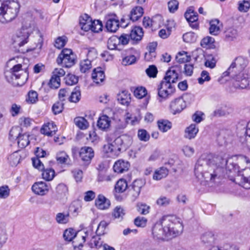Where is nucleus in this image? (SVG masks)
<instances>
[{
	"mask_svg": "<svg viewBox=\"0 0 250 250\" xmlns=\"http://www.w3.org/2000/svg\"><path fill=\"white\" fill-rule=\"evenodd\" d=\"M230 172L237 173L234 181L246 189H250V168L239 170V167L232 158L224 159L220 157L208 155L202 156L197 161L194 168L196 178L204 185L213 183L222 175L224 167Z\"/></svg>",
	"mask_w": 250,
	"mask_h": 250,
	"instance_id": "f257e3e1",
	"label": "nucleus"
},
{
	"mask_svg": "<svg viewBox=\"0 0 250 250\" xmlns=\"http://www.w3.org/2000/svg\"><path fill=\"white\" fill-rule=\"evenodd\" d=\"M184 229L181 220L175 216H163L152 228L154 239L167 241L181 235Z\"/></svg>",
	"mask_w": 250,
	"mask_h": 250,
	"instance_id": "f03ea898",
	"label": "nucleus"
},
{
	"mask_svg": "<svg viewBox=\"0 0 250 250\" xmlns=\"http://www.w3.org/2000/svg\"><path fill=\"white\" fill-rule=\"evenodd\" d=\"M248 64V61L245 58L240 56L236 58L228 70L223 74V77L229 76L234 81L233 85L235 88H250V67L244 73L236 75V71L245 68Z\"/></svg>",
	"mask_w": 250,
	"mask_h": 250,
	"instance_id": "7ed1b4c3",
	"label": "nucleus"
},
{
	"mask_svg": "<svg viewBox=\"0 0 250 250\" xmlns=\"http://www.w3.org/2000/svg\"><path fill=\"white\" fill-rule=\"evenodd\" d=\"M132 143V138L128 135H123L116 138L111 143L104 145L103 151L107 157L117 156L121 152L126 150Z\"/></svg>",
	"mask_w": 250,
	"mask_h": 250,
	"instance_id": "20e7f679",
	"label": "nucleus"
},
{
	"mask_svg": "<svg viewBox=\"0 0 250 250\" xmlns=\"http://www.w3.org/2000/svg\"><path fill=\"white\" fill-rule=\"evenodd\" d=\"M20 4L18 0H0V22L6 23L17 16Z\"/></svg>",
	"mask_w": 250,
	"mask_h": 250,
	"instance_id": "39448f33",
	"label": "nucleus"
},
{
	"mask_svg": "<svg viewBox=\"0 0 250 250\" xmlns=\"http://www.w3.org/2000/svg\"><path fill=\"white\" fill-rule=\"evenodd\" d=\"M36 29V25L34 19L31 16H26L22 22L21 29L14 37L15 44L19 46L24 45L28 42L30 35Z\"/></svg>",
	"mask_w": 250,
	"mask_h": 250,
	"instance_id": "423d86ee",
	"label": "nucleus"
},
{
	"mask_svg": "<svg viewBox=\"0 0 250 250\" xmlns=\"http://www.w3.org/2000/svg\"><path fill=\"white\" fill-rule=\"evenodd\" d=\"M28 76L26 69L22 68L21 64L15 65L10 70L5 72L7 81L16 86L24 84L28 79Z\"/></svg>",
	"mask_w": 250,
	"mask_h": 250,
	"instance_id": "0eeeda50",
	"label": "nucleus"
},
{
	"mask_svg": "<svg viewBox=\"0 0 250 250\" xmlns=\"http://www.w3.org/2000/svg\"><path fill=\"white\" fill-rule=\"evenodd\" d=\"M79 155L84 164L88 165L94 156V151L91 147L83 146L81 148Z\"/></svg>",
	"mask_w": 250,
	"mask_h": 250,
	"instance_id": "6e6552de",
	"label": "nucleus"
},
{
	"mask_svg": "<svg viewBox=\"0 0 250 250\" xmlns=\"http://www.w3.org/2000/svg\"><path fill=\"white\" fill-rule=\"evenodd\" d=\"M186 103L183 97H179L171 101L170 109L173 114L180 113L186 107Z\"/></svg>",
	"mask_w": 250,
	"mask_h": 250,
	"instance_id": "1a4fd4ad",
	"label": "nucleus"
},
{
	"mask_svg": "<svg viewBox=\"0 0 250 250\" xmlns=\"http://www.w3.org/2000/svg\"><path fill=\"white\" fill-rule=\"evenodd\" d=\"M105 27L111 32H115L119 27V20L115 14L109 15L106 17Z\"/></svg>",
	"mask_w": 250,
	"mask_h": 250,
	"instance_id": "9d476101",
	"label": "nucleus"
},
{
	"mask_svg": "<svg viewBox=\"0 0 250 250\" xmlns=\"http://www.w3.org/2000/svg\"><path fill=\"white\" fill-rule=\"evenodd\" d=\"M32 189L36 194L44 195L48 192L49 186L46 183L40 182L35 183L32 186Z\"/></svg>",
	"mask_w": 250,
	"mask_h": 250,
	"instance_id": "9b49d317",
	"label": "nucleus"
},
{
	"mask_svg": "<svg viewBox=\"0 0 250 250\" xmlns=\"http://www.w3.org/2000/svg\"><path fill=\"white\" fill-rule=\"evenodd\" d=\"M130 167V164L127 161L119 160L114 164L113 170L117 173H123L127 171Z\"/></svg>",
	"mask_w": 250,
	"mask_h": 250,
	"instance_id": "f8f14e48",
	"label": "nucleus"
},
{
	"mask_svg": "<svg viewBox=\"0 0 250 250\" xmlns=\"http://www.w3.org/2000/svg\"><path fill=\"white\" fill-rule=\"evenodd\" d=\"M57 131L56 125L52 122L44 124L41 129V132L48 136H53Z\"/></svg>",
	"mask_w": 250,
	"mask_h": 250,
	"instance_id": "ddd939ff",
	"label": "nucleus"
},
{
	"mask_svg": "<svg viewBox=\"0 0 250 250\" xmlns=\"http://www.w3.org/2000/svg\"><path fill=\"white\" fill-rule=\"evenodd\" d=\"M57 62L58 64H61L65 67H70L75 63V56L74 54H71V56L63 58L58 57Z\"/></svg>",
	"mask_w": 250,
	"mask_h": 250,
	"instance_id": "4468645a",
	"label": "nucleus"
},
{
	"mask_svg": "<svg viewBox=\"0 0 250 250\" xmlns=\"http://www.w3.org/2000/svg\"><path fill=\"white\" fill-rule=\"evenodd\" d=\"M145 183V180L141 179H136L133 182L132 194L135 199L137 198L140 195L141 189L144 186Z\"/></svg>",
	"mask_w": 250,
	"mask_h": 250,
	"instance_id": "2eb2a0df",
	"label": "nucleus"
},
{
	"mask_svg": "<svg viewBox=\"0 0 250 250\" xmlns=\"http://www.w3.org/2000/svg\"><path fill=\"white\" fill-rule=\"evenodd\" d=\"M96 206L100 209L108 208L110 205V201L105 198L103 195L100 194L95 201Z\"/></svg>",
	"mask_w": 250,
	"mask_h": 250,
	"instance_id": "dca6fc26",
	"label": "nucleus"
},
{
	"mask_svg": "<svg viewBox=\"0 0 250 250\" xmlns=\"http://www.w3.org/2000/svg\"><path fill=\"white\" fill-rule=\"evenodd\" d=\"M92 78L97 84L103 83L105 79V75L101 67L95 68L92 73Z\"/></svg>",
	"mask_w": 250,
	"mask_h": 250,
	"instance_id": "f3484780",
	"label": "nucleus"
},
{
	"mask_svg": "<svg viewBox=\"0 0 250 250\" xmlns=\"http://www.w3.org/2000/svg\"><path fill=\"white\" fill-rule=\"evenodd\" d=\"M118 101L122 104L128 106L131 102L130 94L126 90H123L117 97Z\"/></svg>",
	"mask_w": 250,
	"mask_h": 250,
	"instance_id": "a211bd4d",
	"label": "nucleus"
},
{
	"mask_svg": "<svg viewBox=\"0 0 250 250\" xmlns=\"http://www.w3.org/2000/svg\"><path fill=\"white\" fill-rule=\"evenodd\" d=\"M110 120L106 115L101 116L97 122V126L102 130L106 131L110 126Z\"/></svg>",
	"mask_w": 250,
	"mask_h": 250,
	"instance_id": "6ab92c4d",
	"label": "nucleus"
},
{
	"mask_svg": "<svg viewBox=\"0 0 250 250\" xmlns=\"http://www.w3.org/2000/svg\"><path fill=\"white\" fill-rule=\"evenodd\" d=\"M68 192V188L66 185L61 183L56 188L55 196L57 200H61L65 196Z\"/></svg>",
	"mask_w": 250,
	"mask_h": 250,
	"instance_id": "aec40b11",
	"label": "nucleus"
},
{
	"mask_svg": "<svg viewBox=\"0 0 250 250\" xmlns=\"http://www.w3.org/2000/svg\"><path fill=\"white\" fill-rule=\"evenodd\" d=\"M144 14V9L141 6H136L130 11L129 18L132 21H137L141 18Z\"/></svg>",
	"mask_w": 250,
	"mask_h": 250,
	"instance_id": "412c9836",
	"label": "nucleus"
},
{
	"mask_svg": "<svg viewBox=\"0 0 250 250\" xmlns=\"http://www.w3.org/2000/svg\"><path fill=\"white\" fill-rule=\"evenodd\" d=\"M199 131L198 127L195 124H191L186 128L185 133V137L191 140L196 136Z\"/></svg>",
	"mask_w": 250,
	"mask_h": 250,
	"instance_id": "4be33fe9",
	"label": "nucleus"
},
{
	"mask_svg": "<svg viewBox=\"0 0 250 250\" xmlns=\"http://www.w3.org/2000/svg\"><path fill=\"white\" fill-rule=\"evenodd\" d=\"M143 35L144 32L142 28L135 27L131 30L129 36L132 40L138 42L142 40Z\"/></svg>",
	"mask_w": 250,
	"mask_h": 250,
	"instance_id": "5701e85b",
	"label": "nucleus"
},
{
	"mask_svg": "<svg viewBox=\"0 0 250 250\" xmlns=\"http://www.w3.org/2000/svg\"><path fill=\"white\" fill-rule=\"evenodd\" d=\"M178 78V74L174 68L172 67L167 72L166 75L163 80L170 83H173L177 82Z\"/></svg>",
	"mask_w": 250,
	"mask_h": 250,
	"instance_id": "b1692460",
	"label": "nucleus"
},
{
	"mask_svg": "<svg viewBox=\"0 0 250 250\" xmlns=\"http://www.w3.org/2000/svg\"><path fill=\"white\" fill-rule=\"evenodd\" d=\"M29 137V135L28 134L26 133H21L17 140L19 147L23 148L27 146L30 143Z\"/></svg>",
	"mask_w": 250,
	"mask_h": 250,
	"instance_id": "393cba45",
	"label": "nucleus"
},
{
	"mask_svg": "<svg viewBox=\"0 0 250 250\" xmlns=\"http://www.w3.org/2000/svg\"><path fill=\"white\" fill-rule=\"evenodd\" d=\"M209 33L213 35H217L219 34L220 28V21L218 19L212 20L209 22Z\"/></svg>",
	"mask_w": 250,
	"mask_h": 250,
	"instance_id": "a878e982",
	"label": "nucleus"
},
{
	"mask_svg": "<svg viewBox=\"0 0 250 250\" xmlns=\"http://www.w3.org/2000/svg\"><path fill=\"white\" fill-rule=\"evenodd\" d=\"M175 89H167V90H158V95L159 98L158 100L159 102H162L163 101L166 100L170 96H171L174 92Z\"/></svg>",
	"mask_w": 250,
	"mask_h": 250,
	"instance_id": "bb28decb",
	"label": "nucleus"
},
{
	"mask_svg": "<svg viewBox=\"0 0 250 250\" xmlns=\"http://www.w3.org/2000/svg\"><path fill=\"white\" fill-rule=\"evenodd\" d=\"M56 160L58 163L61 164H69L70 162L69 156L63 151L57 153Z\"/></svg>",
	"mask_w": 250,
	"mask_h": 250,
	"instance_id": "cd10ccee",
	"label": "nucleus"
},
{
	"mask_svg": "<svg viewBox=\"0 0 250 250\" xmlns=\"http://www.w3.org/2000/svg\"><path fill=\"white\" fill-rule=\"evenodd\" d=\"M168 173V170L166 167H162L155 171L153 178L155 180H160L166 177Z\"/></svg>",
	"mask_w": 250,
	"mask_h": 250,
	"instance_id": "c85d7f7f",
	"label": "nucleus"
},
{
	"mask_svg": "<svg viewBox=\"0 0 250 250\" xmlns=\"http://www.w3.org/2000/svg\"><path fill=\"white\" fill-rule=\"evenodd\" d=\"M159 129L162 132H166L171 128V123L167 120L161 119L157 122Z\"/></svg>",
	"mask_w": 250,
	"mask_h": 250,
	"instance_id": "c756f323",
	"label": "nucleus"
},
{
	"mask_svg": "<svg viewBox=\"0 0 250 250\" xmlns=\"http://www.w3.org/2000/svg\"><path fill=\"white\" fill-rule=\"evenodd\" d=\"M127 187L126 181L124 179H120L116 183L115 190L118 193H123L126 190Z\"/></svg>",
	"mask_w": 250,
	"mask_h": 250,
	"instance_id": "7c9ffc66",
	"label": "nucleus"
},
{
	"mask_svg": "<svg viewBox=\"0 0 250 250\" xmlns=\"http://www.w3.org/2000/svg\"><path fill=\"white\" fill-rule=\"evenodd\" d=\"M119 45H120V41L119 37L117 36H112L108 40L107 47L109 49H118V46Z\"/></svg>",
	"mask_w": 250,
	"mask_h": 250,
	"instance_id": "2f4dec72",
	"label": "nucleus"
},
{
	"mask_svg": "<svg viewBox=\"0 0 250 250\" xmlns=\"http://www.w3.org/2000/svg\"><path fill=\"white\" fill-rule=\"evenodd\" d=\"M157 45V44L156 42H152L149 43L147 47L148 52L146 53L145 55V59L146 61H150V60L151 59V58L148 57L151 55L153 57H155V51Z\"/></svg>",
	"mask_w": 250,
	"mask_h": 250,
	"instance_id": "473e14b6",
	"label": "nucleus"
},
{
	"mask_svg": "<svg viewBox=\"0 0 250 250\" xmlns=\"http://www.w3.org/2000/svg\"><path fill=\"white\" fill-rule=\"evenodd\" d=\"M22 132L21 128L19 126L13 127L9 132V139L13 141L18 139Z\"/></svg>",
	"mask_w": 250,
	"mask_h": 250,
	"instance_id": "72a5a7b5",
	"label": "nucleus"
},
{
	"mask_svg": "<svg viewBox=\"0 0 250 250\" xmlns=\"http://www.w3.org/2000/svg\"><path fill=\"white\" fill-rule=\"evenodd\" d=\"M74 121L76 125L81 129H85L89 126L88 122L83 117H76Z\"/></svg>",
	"mask_w": 250,
	"mask_h": 250,
	"instance_id": "f704fd0d",
	"label": "nucleus"
},
{
	"mask_svg": "<svg viewBox=\"0 0 250 250\" xmlns=\"http://www.w3.org/2000/svg\"><path fill=\"white\" fill-rule=\"evenodd\" d=\"M176 60L179 63H185L190 61V56L188 55V53L187 52H179L176 56Z\"/></svg>",
	"mask_w": 250,
	"mask_h": 250,
	"instance_id": "c9c22d12",
	"label": "nucleus"
},
{
	"mask_svg": "<svg viewBox=\"0 0 250 250\" xmlns=\"http://www.w3.org/2000/svg\"><path fill=\"white\" fill-rule=\"evenodd\" d=\"M103 245V242L98 236H93L89 241V245L91 248L99 249Z\"/></svg>",
	"mask_w": 250,
	"mask_h": 250,
	"instance_id": "e433bc0d",
	"label": "nucleus"
},
{
	"mask_svg": "<svg viewBox=\"0 0 250 250\" xmlns=\"http://www.w3.org/2000/svg\"><path fill=\"white\" fill-rule=\"evenodd\" d=\"M185 17L188 23L193 21H197L198 20L197 13L191 9H189L186 11L185 14Z\"/></svg>",
	"mask_w": 250,
	"mask_h": 250,
	"instance_id": "4c0bfd02",
	"label": "nucleus"
},
{
	"mask_svg": "<svg viewBox=\"0 0 250 250\" xmlns=\"http://www.w3.org/2000/svg\"><path fill=\"white\" fill-rule=\"evenodd\" d=\"M80 71L82 73H86L92 67L91 62L88 59L81 61L80 63Z\"/></svg>",
	"mask_w": 250,
	"mask_h": 250,
	"instance_id": "58836bf2",
	"label": "nucleus"
},
{
	"mask_svg": "<svg viewBox=\"0 0 250 250\" xmlns=\"http://www.w3.org/2000/svg\"><path fill=\"white\" fill-rule=\"evenodd\" d=\"M55 176V171L52 168H47L44 170L42 173V178L49 181L52 180Z\"/></svg>",
	"mask_w": 250,
	"mask_h": 250,
	"instance_id": "ea45409f",
	"label": "nucleus"
},
{
	"mask_svg": "<svg viewBox=\"0 0 250 250\" xmlns=\"http://www.w3.org/2000/svg\"><path fill=\"white\" fill-rule=\"evenodd\" d=\"M81 99V92L79 88H75L71 92V96L69 97V100L71 102L77 103Z\"/></svg>",
	"mask_w": 250,
	"mask_h": 250,
	"instance_id": "a19ab883",
	"label": "nucleus"
},
{
	"mask_svg": "<svg viewBox=\"0 0 250 250\" xmlns=\"http://www.w3.org/2000/svg\"><path fill=\"white\" fill-rule=\"evenodd\" d=\"M225 34L226 38L229 41H233L234 39H236L237 36V30L232 28L227 29Z\"/></svg>",
	"mask_w": 250,
	"mask_h": 250,
	"instance_id": "79ce46f5",
	"label": "nucleus"
},
{
	"mask_svg": "<svg viewBox=\"0 0 250 250\" xmlns=\"http://www.w3.org/2000/svg\"><path fill=\"white\" fill-rule=\"evenodd\" d=\"M108 225L106 221H102L98 225L96 231L97 235L98 236L104 235L105 233V230Z\"/></svg>",
	"mask_w": 250,
	"mask_h": 250,
	"instance_id": "37998d69",
	"label": "nucleus"
},
{
	"mask_svg": "<svg viewBox=\"0 0 250 250\" xmlns=\"http://www.w3.org/2000/svg\"><path fill=\"white\" fill-rule=\"evenodd\" d=\"M38 100V94L37 92L34 90H30L28 93V98L26 101L28 103L35 104Z\"/></svg>",
	"mask_w": 250,
	"mask_h": 250,
	"instance_id": "c03bdc74",
	"label": "nucleus"
},
{
	"mask_svg": "<svg viewBox=\"0 0 250 250\" xmlns=\"http://www.w3.org/2000/svg\"><path fill=\"white\" fill-rule=\"evenodd\" d=\"M67 42V38L66 36L59 37L56 40L54 45L56 48L61 49L65 45Z\"/></svg>",
	"mask_w": 250,
	"mask_h": 250,
	"instance_id": "a18cd8bd",
	"label": "nucleus"
},
{
	"mask_svg": "<svg viewBox=\"0 0 250 250\" xmlns=\"http://www.w3.org/2000/svg\"><path fill=\"white\" fill-rule=\"evenodd\" d=\"M146 94V89L142 86L137 87L134 91V96L138 99H142Z\"/></svg>",
	"mask_w": 250,
	"mask_h": 250,
	"instance_id": "49530a36",
	"label": "nucleus"
},
{
	"mask_svg": "<svg viewBox=\"0 0 250 250\" xmlns=\"http://www.w3.org/2000/svg\"><path fill=\"white\" fill-rule=\"evenodd\" d=\"M64 79L66 84L68 85L75 84L78 82V77L71 74H68Z\"/></svg>",
	"mask_w": 250,
	"mask_h": 250,
	"instance_id": "de8ad7c7",
	"label": "nucleus"
},
{
	"mask_svg": "<svg viewBox=\"0 0 250 250\" xmlns=\"http://www.w3.org/2000/svg\"><path fill=\"white\" fill-rule=\"evenodd\" d=\"M171 200L170 198L161 196L156 201V204L159 207H167L170 203Z\"/></svg>",
	"mask_w": 250,
	"mask_h": 250,
	"instance_id": "09e8293b",
	"label": "nucleus"
},
{
	"mask_svg": "<svg viewBox=\"0 0 250 250\" xmlns=\"http://www.w3.org/2000/svg\"><path fill=\"white\" fill-rule=\"evenodd\" d=\"M7 240V235L6 230L2 227H0V250L5 244Z\"/></svg>",
	"mask_w": 250,
	"mask_h": 250,
	"instance_id": "8fccbe9b",
	"label": "nucleus"
},
{
	"mask_svg": "<svg viewBox=\"0 0 250 250\" xmlns=\"http://www.w3.org/2000/svg\"><path fill=\"white\" fill-rule=\"evenodd\" d=\"M125 214V210L121 207H116L113 212V216L117 219H122Z\"/></svg>",
	"mask_w": 250,
	"mask_h": 250,
	"instance_id": "3c124183",
	"label": "nucleus"
},
{
	"mask_svg": "<svg viewBox=\"0 0 250 250\" xmlns=\"http://www.w3.org/2000/svg\"><path fill=\"white\" fill-rule=\"evenodd\" d=\"M75 236L76 233L72 229H66L63 233L64 239L68 241H71Z\"/></svg>",
	"mask_w": 250,
	"mask_h": 250,
	"instance_id": "603ef678",
	"label": "nucleus"
},
{
	"mask_svg": "<svg viewBox=\"0 0 250 250\" xmlns=\"http://www.w3.org/2000/svg\"><path fill=\"white\" fill-rule=\"evenodd\" d=\"M60 78L52 75L50 80L49 85L51 88L56 89L60 86Z\"/></svg>",
	"mask_w": 250,
	"mask_h": 250,
	"instance_id": "864d4df0",
	"label": "nucleus"
},
{
	"mask_svg": "<svg viewBox=\"0 0 250 250\" xmlns=\"http://www.w3.org/2000/svg\"><path fill=\"white\" fill-rule=\"evenodd\" d=\"M146 72L149 77L155 78L157 76L158 70L155 65H151L146 70Z\"/></svg>",
	"mask_w": 250,
	"mask_h": 250,
	"instance_id": "5fc2aeb1",
	"label": "nucleus"
},
{
	"mask_svg": "<svg viewBox=\"0 0 250 250\" xmlns=\"http://www.w3.org/2000/svg\"><path fill=\"white\" fill-rule=\"evenodd\" d=\"M147 220L144 217L138 216L134 221V224L138 227L144 228L146 226Z\"/></svg>",
	"mask_w": 250,
	"mask_h": 250,
	"instance_id": "6e6d98bb",
	"label": "nucleus"
},
{
	"mask_svg": "<svg viewBox=\"0 0 250 250\" xmlns=\"http://www.w3.org/2000/svg\"><path fill=\"white\" fill-rule=\"evenodd\" d=\"M150 207L146 204H138L137 210L142 214L146 215L149 212Z\"/></svg>",
	"mask_w": 250,
	"mask_h": 250,
	"instance_id": "4d7b16f0",
	"label": "nucleus"
},
{
	"mask_svg": "<svg viewBox=\"0 0 250 250\" xmlns=\"http://www.w3.org/2000/svg\"><path fill=\"white\" fill-rule=\"evenodd\" d=\"M68 214L62 213H58L56 215V221L59 224H66L68 222Z\"/></svg>",
	"mask_w": 250,
	"mask_h": 250,
	"instance_id": "13d9d810",
	"label": "nucleus"
},
{
	"mask_svg": "<svg viewBox=\"0 0 250 250\" xmlns=\"http://www.w3.org/2000/svg\"><path fill=\"white\" fill-rule=\"evenodd\" d=\"M183 41L185 42L189 43L194 42L196 40V36L193 32H187L183 36Z\"/></svg>",
	"mask_w": 250,
	"mask_h": 250,
	"instance_id": "bf43d9fd",
	"label": "nucleus"
},
{
	"mask_svg": "<svg viewBox=\"0 0 250 250\" xmlns=\"http://www.w3.org/2000/svg\"><path fill=\"white\" fill-rule=\"evenodd\" d=\"M91 30L93 32L97 33L102 30L103 24L102 22L99 20H95L92 21V25H91Z\"/></svg>",
	"mask_w": 250,
	"mask_h": 250,
	"instance_id": "052dcab7",
	"label": "nucleus"
},
{
	"mask_svg": "<svg viewBox=\"0 0 250 250\" xmlns=\"http://www.w3.org/2000/svg\"><path fill=\"white\" fill-rule=\"evenodd\" d=\"M175 89V88L172 85L171 83H170L164 80L162 81L160 84L158 85L157 90H167V89Z\"/></svg>",
	"mask_w": 250,
	"mask_h": 250,
	"instance_id": "680f3d73",
	"label": "nucleus"
},
{
	"mask_svg": "<svg viewBox=\"0 0 250 250\" xmlns=\"http://www.w3.org/2000/svg\"><path fill=\"white\" fill-rule=\"evenodd\" d=\"M201 239L204 243H211L214 241V235L210 232H206L202 236Z\"/></svg>",
	"mask_w": 250,
	"mask_h": 250,
	"instance_id": "e2e57ef3",
	"label": "nucleus"
},
{
	"mask_svg": "<svg viewBox=\"0 0 250 250\" xmlns=\"http://www.w3.org/2000/svg\"><path fill=\"white\" fill-rule=\"evenodd\" d=\"M210 80V77L209 75V73L206 70H203L201 72V77L198 79V82L199 84H202L205 82H208Z\"/></svg>",
	"mask_w": 250,
	"mask_h": 250,
	"instance_id": "0e129e2a",
	"label": "nucleus"
},
{
	"mask_svg": "<svg viewBox=\"0 0 250 250\" xmlns=\"http://www.w3.org/2000/svg\"><path fill=\"white\" fill-rule=\"evenodd\" d=\"M168 8L170 13H174L178 8L179 2L177 0H171L168 3Z\"/></svg>",
	"mask_w": 250,
	"mask_h": 250,
	"instance_id": "69168bd1",
	"label": "nucleus"
},
{
	"mask_svg": "<svg viewBox=\"0 0 250 250\" xmlns=\"http://www.w3.org/2000/svg\"><path fill=\"white\" fill-rule=\"evenodd\" d=\"M138 136L141 141L146 142L149 139V134L145 129H140L138 132Z\"/></svg>",
	"mask_w": 250,
	"mask_h": 250,
	"instance_id": "338daca9",
	"label": "nucleus"
},
{
	"mask_svg": "<svg viewBox=\"0 0 250 250\" xmlns=\"http://www.w3.org/2000/svg\"><path fill=\"white\" fill-rule=\"evenodd\" d=\"M136 58L134 55H129L125 57L122 61V63L125 65H131L135 63Z\"/></svg>",
	"mask_w": 250,
	"mask_h": 250,
	"instance_id": "774afa93",
	"label": "nucleus"
}]
</instances>
